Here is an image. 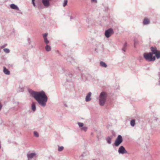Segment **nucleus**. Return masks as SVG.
<instances>
[{
  "mask_svg": "<svg viewBox=\"0 0 160 160\" xmlns=\"http://www.w3.org/2000/svg\"><path fill=\"white\" fill-rule=\"evenodd\" d=\"M29 92L30 95L35 99L39 105L43 107L46 106L48 98L43 91H35L30 89Z\"/></svg>",
  "mask_w": 160,
  "mask_h": 160,
  "instance_id": "nucleus-1",
  "label": "nucleus"
},
{
  "mask_svg": "<svg viewBox=\"0 0 160 160\" xmlns=\"http://www.w3.org/2000/svg\"><path fill=\"white\" fill-rule=\"evenodd\" d=\"M107 95L104 92H102L100 94L99 97V105L103 106L107 100Z\"/></svg>",
  "mask_w": 160,
  "mask_h": 160,
  "instance_id": "nucleus-2",
  "label": "nucleus"
},
{
  "mask_svg": "<svg viewBox=\"0 0 160 160\" xmlns=\"http://www.w3.org/2000/svg\"><path fill=\"white\" fill-rule=\"evenodd\" d=\"M143 57L148 62L153 61L156 59L155 56H153V55L150 52L144 53Z\"/></svg>",
  "mask_w": 160,
  "mask_h": 160,
  "instance_id": "nucleus-3",
  "label": "nucleus"
},
{
  "mask_svg": "<svg viewBox=\"0 0 160 160\" xmlns=\"http://www.w3.org/2000/svg\"><path fill=\"white\" fill-rule=\"evenodd\" d=\"M123 141L122 137L121 135H118L116 139L114 144L115 146H118Z\"/></svg>",
  "mask_w": 160,
  "mask_h": 160,
  "instance_id": "nucleus-4",
  "label": "nucleus"
},
{
  "mask_svg": "<svg viewBox=\"0 0 160 160\" xmlns=\"http://www.w3.org/2000/svg\"><path fill=\"white\" fill-rule=\"evenodd\" d=\"M114 33V31L113 29L110 28L106 30L105 32V35L107 38H109Z\"/></svg>",
  "mask_w": 160,
  "mask_h": 160,
  "instance_id": "nucleus-5",
  "label": "nucleus"
},
{
  "mask_svg": "<svg viewBox=\"0 0 160 160\" xmlns=\"http://www.w3.org/2000/svg\"><path fill=\"white\" fill-rule=\"evenodd\" d=\"M118 152L119 154H121L128 153V152L125 149V148L122 146H121L119 148L118 150Z\"/></svg>",
  "mask_w": 160,
  "mask_h": 160,
  "instance_id": "nucleus-6",
  "label": "nucleus"
},
{
  "mask_svg": "<svg viewBox=\"0 0 160 160\" xmlns=\"http://www.w3.org/2000/svg\"><path fill=\"white\" fill-rule=\"evenodd\" d=\"M51 0H42V3L45 8H48L50 5Z\"/></svg>",
  "mask_w": 160,
  "mask_h": 160,
  "instance_id": "nucleus-7",
  "label": "nucleus"
},
{
  "mask_svg": "<svg viewBox=\"0 0 160 160\" xmlns=\"http://www.w3.org/2000/svg\"><path fill=\"white\" fill-rule=\"evenodd\" d=\"M36 154L35 153H28L27 154V157L28 158V160H30V159L32 158L36 155Z\"/></svg>",
  "mask_w": 160,
  "mask_h": 160,
  "instance_id": "nucleus-8",
  "label": "nucleus"
},
{
  "mask_svg": "<svg viewBox=\"0 0 160 160\" xmlns=\"http://www.w3.org/2000/svg\"><path fill=\"white\" fill-rule=\"evenodd\" d=\"M91 95L92 93L91 92H89L86 95L85 98V100L87 102H89L91 100Z\"/></svg>",
  "mask_w": 160,
  "mask_h": 160,
  "instance_id": "nucleus-9",
  "label": "nucleus"
},
{
  "mask_svg": "<svg viewBox=\"0 0 160 160\" xmlns=\"http://www.w3.org/2000/svg\"><path fill=\"white\" fill-rule=\"evenodd\" d=\"M151 51H152L151 52V53L153 55L155 54L158 51V50L157 49V48L156 47H152L150 48Z\"/></svg>",
  "mask_w": 160,
  "mask_h": 160,
  "instance_id": "nucleus-10",
  "label": "nucleus"
},
{
  "mask_svg": "<svg viewBox=\"0 0 160 160\" xmlns=\"http://www.w3.org/2000/svg\"><path fill=\"white\" fill-rule=\"evenodd\" d=\"M150 23V21L147 18H145L143 22V24L144 25H147L149 24Z\"/></svg>",
  "mask_w": 160,
  "mask_h": 160,
  "instance_id": "nucleus-11",
  "label": "nucleus"
},
{
  "mask_svg": "<svg viewBox=\"0 0 160 160\" xmlns=\"http://www.w3.org/2000/svg\"><path fill=\"white\" fill-rule=\"evenodd\" d=\"M10 8L12 9H13L15 10H19V8L16 5L14 4H12L10 5Z\"/></svg>",
  "mask_w": 160,
  "mask_h": 160,
  "instance_id": "nucleus-12",
  "label": "nucleus"
},
{
  "mask_svg": "<svg viewBox=\"0 0 160 160\" xmlns=\"http://www.w3.org/2000/svg\"><path fill=\"white\" fill-rule=\"evenodd\" d=\"M3 71L4 73L6 75H9L10 74V71L6 68L4 67L3 68Z\"/></svg>",
  "mask_w": 160,
  "mask_h": 160,
  "instance_id": "nucleus-13",
  "label": "nucleus"
},
{
  "mask_svg": "<svg viewBox=\"0 0 160 160\" xmlns=\"http://www.w3.org/2000/svg\"><path fill=\"white\" fill-rule=\"evenodd\" d=\"M112 136L108 137L106 138V140L107 143L109 144H111V140L112 138Z\"/></svg>",
  "mask_w": 160,
  "mask_h": 160,
  "instance_id": "nucleus-14",
  "label": "nucleus"
},
{
  "mask_svg": "<svg viewBox=\"0 0 160 160\" xmlns=\"http://www.w3.org/2000/svg\"><path fill=\"white\" fill-rule=\"evenodd\" d=\"M127 43L125 42L123 45L122 48V51H123L124 52H126V50L127 49Z\"/></svg>",
  "mask_w": 160,
  "mask_h": 160,
  "instance_id": "nucleus-15",
  "label": "nucleus"
},
{
  "mask_svg": "<svg viewBox=\"0 0 160 160\" xmlns=\"http://www.w3.org/2000/svg\"><path fill=\"white\" fill-rule=\"evenodd\" d=\"M100 65L101 66L104 68H106L107 66V64L103 61H101L100 62Z\"/></svg>",
  "mask_w": 160,
  "mask_h": 160,
  "instance_id": "nucleus-16",
  "label": "nucleus"
},
{
  "mask_svg": "<svg viewBox=\"0 0 160 160\" xmlns=\"http://www.w3.org/2000/svg\"><path fill=\"white\" fill-rule=\"evenodd\" d=\"M67 61L71 63L73 62H74V59L71 57H68L67 59Z\"/></svg>",
  "mask_w": 160,
  "mask_h": 160,
  "instance_id": "nucleus-17",
  "label": "nucleus"
},
{
  "mask_svg": "<svg viewBox=\"0 0 160 160\" xmlns=\"http://www.w3.org/2000/svg\"><path fill=\"white\" fill-rule=\"evenodd\" d=\"M45 48L46 51L47 52H49L51 50V48L49 45H47Z\"/></svg>",
  "mask_w": 160,
  "mask_h": 160,
  "instance_id": "nucleus-18",
  "label": "nucleus"
},
{
  "mask_svg": "<svg viewBox=\"0 0 160 160\" xmlns=\"http://www.w3.org/2000/svg\"><path fill=\"white\" fill-rule=\"evenodd\" d=\"M135 124V121L134 119H132L130 121V125L132 127H134Z\"/></svg>",
  "mask_w": 160,
  "mask_h": 160,
  "instance_id": "nucleus-19",
  "label": "nucleus"
},
{
  "mask_svg": "<svg viewBox=\"0 0 160 160\" xmlns=\"http://www.w3.org/2000/svg\"><path fill=\"white\" fill-rule=\"evenodd\" d=\"M155 57H156L157 59L160 58V51H158L155 54Z\"/></svg>",
  "mask_w": 160,
  "mask_h": 160,
  "instance_id": "nucleus-20",
  "label": "nucleus"
},
{
  "mask_svg": "<svg viewBox=\"0 0 160 160\" xmlns=\"http://www.w3.org/2000/svg\"><path fill=\"white\" fill-rule=\"evenodd\" d=\"M32 109L33 111H35L36 110V107L35 104L33 103L32 104Z\"/></svg>",
  "mask_w": 160,
  "mask_h": 160,
  "instance_id": "nucleus-21",
  "label": "nucleus"
},
{
  "mask_svg": "<svg viewBox=\"0 0 160 160\" xmlns=\"http://www.w3.org/2000/svg\"><path fill=\"white\" fill-rule=\"evenodd\" d=\"M58 151H59V152L62 151L64 149L63 147L62 146H58Z\"/></svg>",
  "mask_w": 160,
  "mask_h": 160,
  "instance_id": "nucleus-22",
  "label": "nucleus"
},
{
  "mask_svg": "<svg viewBox=\"0 0 160 160\" xmlns=\"http://www.w3.org/2000/svg\"><path fill=\"white\" fill-rule=\"evenodd\" d=\"M34 136L36 137H38L39 134L36 131H34L33 132Z\"/></svg>",
  "mask_w": 160,
  "mask_h": 160,
  "instance_id": "nucleus-23",
  "label": "nucleus"
},
{
  "mask_svg": "<svg viewBox=\"0 0 160 160\" xmlns=\"http://www.w3.org/2000/svg\"><path fill=\"white\" fill-rule=\"evenodd\" d=\"M3 50L6 53H9L10 52V50L8 48H4Z\"/></svg>",
  "mask_w": 160,
  "mask_h": 160,
  "instance_id": "nucleus-24",
  "label": "nucleus"
},
{
  "mask_svg": "<svg viewBox=\"0 0 160 160\" xmlns=\"http://www.w3.org/2000/svg\"><path fill=\"white\" fill-rule=\"evenodd\" d=\"M38 9H43V7L41 3L38 4Z\"/></svg>",
  "mask_w": 160,
  "mask_h": 160,
  "instance_id": "nucleus-25",
  "label": "nucleus"
},
{
  "mask_svg": "<svg viewBox=\"0 0 160 160\" xmlns=\"http://www.w3.org/2000/svg\"><path fill=\"white\" fill-rule=\"evenodd\" d=\"M78 124L79 127L81 128L83 127V125H84V124L83 123L80 122H78Z\"/></svg>",
  "mask_w": 160,
  "mask_h": 160,
  "instance_id": "nucleus-26",
  "label": "nucleus"
},
{
  "mask_svg": "<svg viewBox=\"0 0 160 160\" xmlns=\"http://www.w3.org/2000/svg\"><path fill=\"white\" fill-rule=\"evenodd\" d=\"M68 3V0H64V2L63 4V6L64 7H65L67 4Z\"/></svg>",
  "mask_w": 160,
  "mask_h": 160,
  "instance_id": "nucleus-27",
  "label": "nucleus"
},
{
  "mask_svg": "<svg viewBox=\"0 0 160 160\" xmlns=\"http://www.w3.org/2000/svg\"><path fill=\"white\" fill-rule=\"evenodd\" d=\"M87 127H83L81 128V129L82 130L86 132L87 130Z\"/></svg>",
  "mask_w": 160,
  "mask_h": 160,
  "instance_id": "nucleus-28",
  "label": "nucleus"
},
{
  "mask_svg": "<svg viewBox=\"0 0 160 160\" xmlns=\"http://www.w3.org/2000/svg\"><path fill=\"white\" fill-rule=\"evenodd\" d=\"M44 39V42L46 44H48L49 43V41L48 40L47 38H45Z\"/></svg>",
  "mask_w": 160,
  "mask_h": 160,
  "instance_id": "nucleus-29",
  "label": "nucleus"
},
{
  "mask_svg": "<svg viewBox=\"0 0 160 160\" xmlns=\"http://www.w3.org/2000/svg\"><path fill=\"white\" fill-rule=\"evenodd\" d=\"M134 47H135L136 45L138 43V42L136 39H134Z\"/></svg>",
  "mask_w": 160,
  "mask_h": 160,
  "instance_id": "nucleus-30",
  "label": "nucleus"
},
{
  "mask_svg": "<svg viewBox=\"0 0 160 160\" xmlns=\"http://www.w3.org/2000/svg\"><path fill=\"white\" fill-rule=\"evenodd\" d=\"M47 36L48 33H44L43 34V36L44 38H47Z\"/></svg>",
  "mask_w": 160,
  "mask_h": 160,
  "instance_id": "nucleus-31",
  "label": "nucleus"
},
{
  "mask_svg": "<svg viewBox=\"0 0 160 160\" xmlns=\"http://www.w3.org/2000/svg\"><path fill=\"white\" fill-rule=\"evenodd\" d=\"M97 47L98 48L99 46V45L101 46H102V45H101V44L100 42H98V43L96 44Z\"/></svg>",
  "mask_w": 160,
  "mask_h": 160,
  "instance_id": "nucleus-32",
  "label": "nucleus"
},
{
  "mask_svg": "<svg viewBox=\"0 0 160 160\" xmlns=\"http://www.w3.org/2000/svg\"><path fill=\"white\" fill-rule=\"evenodd\" d=\"M28 41L29 44H30L31 43V41H30V38H28Z\"/></svg>",
  "mask_w": 160,
  "mask_h": 160,
  "instance_id": "nucleus-33",
  "label": "nucleus"
},
{
  "mask_svg": "<svg viewBox=\"0 0 160 160\" xmlns=\"http://www.w3.org/2000/svg\"><path fill=\"white\" fill-rule=\"evenodd\" d=\"M2 104L0 103V111H1L2 108Z\"/></svg>",
  "mask_w": 160,
  "mask_h": 160,
  "instance_id": "nucleus-34",
  "label": "nucleus"
},
{
  "mask_svg": "<svg viewBox=\"0 0 160 160\" xmlns=\"http://www.w3.org/2000/svg\"><path fill=\"white\" fill-rule=\"evenodd\" d=\"M92 2H97V0H91Z\"/></svg>",
  "mask_w": 160,
  "mask_h": 160,
  "instance_id": "nucleus-35",
  "label": "nucleus"
},
{
  "mask_svg": "<svg viewBox=\"0 0 160 160\" xmlns=\"http://www.w3.org/2000/svg\"><path fill=\"white\" fill-rule=\"evenodd\" d=\"M84 154H85V153H83L82 154V155L80 156V158L83 157H84Z\"/></svg>",
  "mask_w": 160,
  "mask_h": 160,
  "instance_id": "nucleus-36",
  "label": "nucleus"
},
{
  "mask_svg": "<svg viewBox=\"0 0 160 160\" xmlns=\"http://www.w3.org/2000/svg\"><path fill=\"white\" fill-rule=\"evenodd\" d=\"M32 4L34 6V7L36 6V4L35 3V2H32Z\"/></svg>",
  "mask_w": 160,
  "mask_h": 160,
  "instance_id": "nucleus-37",
  "label": "nucleus"
},
{
  "mask_svg": "<svg viewBox=\"0 0 160 160\" xmlns=\"http://www.w3.org/2000/svg\"><path fill=\"white\" fill-rule=\"evenodd\" d=\"M69 76H70V77H72V74H69Z\"/></svg>",
  "mask_w": 160,
  "mask_h": 160,
  "instance_id": "nucleus-38",
  "label": "nucleus"
},
{
  "mask_svg": "<svg viewBox=\"0 0 160 160\" xmlns=\"http://www.w3.org/2000/svg\"><path fill=\"white\" fill-rule=\"evenodd\" d=\"M72 18H73V17L72 16H71L70 17V19H72Z\"/></svg>",
  "mask_w": 160,
  "mask_h": 160,
  "instance_id": "nucleus-39",
  "label": "nucleus"
},
{
  "mask_svg": "<svg viewBox=\"0 0 160 160\" xmlns=\"http://www.w3.org/2000/svg\"><path fill=\"white\" fill-rule=\"evenodd\" d=\"M5 47V45H3L2 47H1V48H3L4 47Z\"/></svg>",
  "mask_w": 160,
  "mask_h": 160,
  "instance_id": "nucleus-40",
  "label": "nucleus"
},
{
  "mask_svg": "<svg viewBox=\"0 0 160 160\" xmlns=\"http://www.w3.org/2000/svg\"><path fill=\"white\" fill-rule=\"evenodd\" d=\"M35 0H32V2H34Z\"/></svg>",
  "mask_w": 160,
  "mask_h": 160,
  "instance_id": "nucleus-41",
  "label": "nucleus"
},
{
  "mask_svg": "<svg viewBox=\"0 0 160 160\" xmlns=\"http://www.w3.org/2000/svg\"><path fill=\"white\" fill-rule=\"evenodd\" d=\"M96 49H95V50L96 51Z\"/></svg>",
  "mask_w": 160,
  "mask_h": 160,
  "instance_id": "nucleus-42",
  "label": "nucleus"
}]
</instances>
